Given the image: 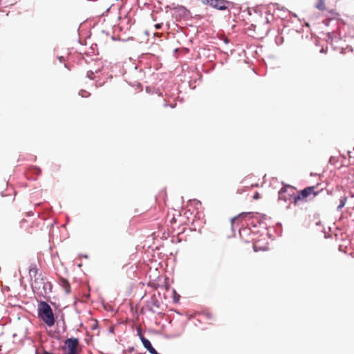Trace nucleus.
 Instances as JSON below:
<instances>
[{
	"label": "nucleus",
	"instance_id": "f257e3e1",
	"mask_svg": "<svg viewBox=\"0 0 354 354\" xmlns=\"http://www.w3.org/2000/svg\"><path fill=\"white\" fill-rule=\"evenodd\" d=\"M38 315L44 322L49 327L55 324V319L53 310L46 301H41L38 304Z\"/></svg>",
	"mask_w": 354,
	"mask_h": 354
},
{
	"label": "nucleus",
	"instance_id": "f03ea898",
	"mask_svg": "<svg viewBox=\"0 0 354 354\" xmlns=\"http://www.w3.org/2000/svg\"><path fill=\"white\" fill-rule=\"evenodd\" d=\"M316 188L317 186H310L299 192L298 194L294 197V203L297 205L301 201H308L316 197L319 193V191H316Z\"/></svg>",
	"mask_w": 354,
	"mask_h": 354
},
{
	"label": "nucleus",
	"instance_id": "7ed1b4c3",
	"mask_svg": "<svg viewBox=\"0 0 354 354\" xmlns=\"http://www.w3.org/2000/svg\"><path fill=\"white\" fill-rule=\"evenodd\" d=\"M31 287L35 292L44 295L46 294L48 288H51V284L49 282H45L44 278L41 274L31 279Z\"/></svg>",
	"mask_w": 354,
	"mask_h": 354
},
{
	"label": "nucleus",
	"instance_id": "20e7f679",
	"mask_svg": "<svg viewBox=\"0 0 354 354\" xmlns=\"http://www.w3.org/2000/svg\"><path fill=\"white\" fill-rule=\"evenodd\" d=\"M65 352L64 354H78L79 339L77 338H68L65 341Z\"/></svg>",
	"mask_w": 354,
	"mask_h": 354
},
{
	"label": "nucleus",
	"instance_id": "39448f33",
	"mask_svg": "<svg viewBox=\"0 0 354 354\" xmlns=\"http://www.w3.org/2000/svg\"><path fill=\"white\" fill-rule=\"evenodd\" d=\"M203 3L219 10H225L230 3L226 0H205Z\"/></svg>",
	"mask_w": 354,
	"mask_h": 354
},
{
	"label": "nucleus",
	"instance_id": "423d86ee",
	"mask_svg": "<svg viewBox=\"0 0 354 354\" xmlns=\"http://www.w3.org/2000/svg\"><path fill=\"white\" fill-rule=\"evenodd\" d=\"M138 335L140 337V339L142 342V344L144 347L151 353V354H156V349L151 346V344L150 341L145 337H143V335L141 334L140 331L138 330Z\"/></svg>",
	"mask_w": 354,
	"mask_h": 354
},
{
	"label": "nucleus",
	"instance_id": "0eeeda50",
	"mask_svg": "<svg viewBox=\"0 0 354 354\" xmlns=\"http://www.w3.org/2000/svg\"><path fill=\"white\" fill-rule=\"evenodd\" d=\"M59 283L66 294H69L71 292V285L68 280L64 278H60Z\"/></svg>",
	"mask_w": 354,
	"mask_h": 354
},
{
	"label": "nucleus",
	"instance_id": "6e6552de",
	"mask_svg": "<svg viewBox=\"0 0 354 354\" xmlns=\"http://www.w3.org/2000/svg\"><path fill=\"white\" fill-rule=\"evenodd\" d=\"M29 275L30 277V279H33L36 277H38V275H41V273L38 272V269L37 268V266L35 264H31L29 268Z\"/></svg>",
	"mask_w": 354,
	"mask_h": 354
},
{
	"label": "nucleus",
	"instance_id": "1a4fd4ad",
	"mask_svg": "<svg viewBox=\"0 0 354 354\" xmlns=\"http://www.w3.org/2000/svg\"><path fill=\"white\" fill-rule=\"evenodd\" d=\"M249 214H250V213H249V212H242V213L239 214L238 216L232 218V221H231L232 225H234L236 223H238L240 220L243 219Z\"/></svg>",
	"mask_w": 354,
	"mask_h": 354
},
{
	"label": "nucleus",
	"instance_id": "9d476101",
	"mask_svg": "<svg viewBox=\"0 0 354 354\" xmlns=\"http://www.w3.org/2000/svg\"><path fill=\"white\" fill-rule=\"evenodd\" d=\"M288 188H290V186H283L279 192V198L280 200H283L286 201L288 199V197H287L285 195V193L286 192L287 189Z\"/></svg>",
	"mask_w": 354,
	"mask_h": 354
},
{
	"label": "nucleus",
	"instance_id": "9b49d317",
	"mask_svg": "<svg viewBox=\"0 0 354 354\" xmlns=\"http://www.w3.org/2000/svg\"><path fill=\"white\" fill-rule=\"evenodd\" d=\"M316 3L315 7L319 10H324L326 9L325 0H315Z\"/></svg>",
	"mask_w": 354,
	"mask_h": 354
},
{
	"label": "nucleus",
	"instance_id": "f8f14e48",
	"mask_svg": "<svg viewBox=\"0 0 354 354\" xmlns=\"http://www.w3.org/2000/svg\"><path fill=\"white\" fill-rule=\"evenodd\" d=\"M347 197L346 196H342L340 198V203L337 207L338 209H341L346 203Z\"/></svg>",
	"mask_w": 354,
	"mask_h": 354
},
{
	"label": "nucleus",
	"instance_id": "ddd939ff",
	"mask_svg": "<svg viewBox=\"0 0 354 354\" xmlns=\"http://www.w3.org/2000/svg\"><path fill=\"white\" fill-rule=\"evenodd\" d=\"M348 174V178H351L352 181L354 182V168L349 169Z\"/></svg>",
	"mask_w": 354,
	"mask_h": 354
},
{
	"label": "nucleus",
	"instance_id": "4468645a",
	"mask_svg": "<svg viewBox=\"0 0 354 354\" xmlns=\"http://www.w3.org/2000/svg\"><path fill=\"white\" fill-rule=\"evenodd\" d=\"M80 95L82 97H88L90 94L86 91H81Z\"/></svg>",
	"mask_w": 354,
	"mask_h": 354
},
{
	"label": "nucleus",
	"instance_id": "2eb2a0df",
	"mask_svg": "<svg viewBox=\"0 0 354 354\" xmlns=\"http://www.w3.org/2000/svg\"><path fill=\"white\" fill-rule=\"evenodd\" d=\"M252 198H253V199H254V200H258V199H259V198H261L259 193L256 192V193L253 195Z\"/></svg>",
	"mask_w": 354,
	"mask_h": 354
},
{
	"label": "nucleus",
	"instance_id": "dca6fc26",
	"mask_svg": "<svg viewBox=\"0 0 354 354\" xmlns=\"http://www.w3.org/2000/svg\"><path fill=\"white\" fill-rule=\"evenodd\" d=\"M160 27H161V25H160V24H156V29H159V28H160Z\"/></svg>",
	"mask_w": 354,
	"mask_h": 354
},
{
	"label": "nucleus",
	"instance_id": "f3484780",
	"mask_svg": "<svg viewBox=\"0 0 354 354\" xmlns=\"http://www.w3.org/2000/svg\"><path fill=\"white\" fill-rule=\"evenodd\" d=\"M254 248L255 250H257V245H254Z\"/></svg>",
	"mask_w": 354,
	"mask_h": 354
}]
</instances>
